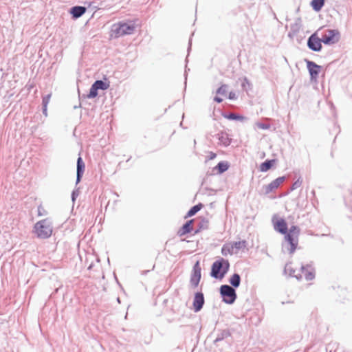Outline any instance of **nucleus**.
I'll return each mask as SVG.
<instances>
[{"mask_svg":"<svg viewBox=\"0 0 352 352\" xmlns=\"http://www.w3.org/2000/svg\"><path fill=\"white\" fill-rule=\"evenodd\" d=\"M229 268V261L221 258L212 263L210 276L214 278L221 280L228 272Z\"/></svg>","mask_w":352,"mask_h":352,"instance_id":"f257e3e1","label":"nucleus"},{"mask_svg":"<svg viewBox=\"0 0 352 352\" xmlns=\"http://www.w3.org/2000/svg\"><path fill=\"white\" fill-rule=\"evenodd\" d=\"M135 29L133 23L119 22L113 24L111 29V36L118 38L125 35L132 34Z\"/></svg>","mask_w":352,"mask_h":352,"instance_id":"f03ea898","label":"nucleus"},{"mask_svg":"<svg viewBox=\"0 0 352 352\" xmlns=\"http://www.w3.org/2000/svg\"><path fill=\"white\" fill-rule=\"evenodd\" d=\"M285 272L287 273L289 272V274L291 276L296 277L299 279L302 276H304L307 280H311L315 277L314 269L311 265H307L306 266L302 265L300 267V272L296 274V270H293L289 264H287L285 267Z\"/></svg>","mask_w":352,"mask_h":352,"instance_id":"7ed1b4c3","label":"nucleus"},{"mask_svg":"<svg viewBox=\"0 0 352 352\" xmlns=\"http://www.w3.org/2000/svg\"><path fill=\"white\" fill-rule=\"evenodd\" d=\"M34 230L38 238L47 239L52 234V223L48 219L41 220L34 225Z\"/></svg>","mask_w":352,"mask_h":352,"instance_id":"20e7f679","label":"nucleus"},{"mask_svg":"<svg viewBox=\"0 0 352 352\" xmlns=\"http://www.w3.org/2000/svg\"><path fill=\"white\" fill-rule=\"evenodd\" d=\"M219 292L223 302L226 304H233L237 298L235 289L230 285H222L220 287Z\"/></svg>","mask_w":352,"mask_h":352,"instance_id":"39448f33","label":"nucleus"},{"mask_svg":"<svg viewBox=\"0 0 352 352\" xmlns=\"http://www.w3.org/2000/svg\"><path fill=\"white\" fill-rule=\"evenodd\" d=\"M298 244V237L286 234L285 236V241L282 244V250L283 252H287L292 254L297 248Z\"/></svg>","mask_w":352,"mask_h":352,"instance_id":"423d86ee","label":"nucleus"},{"mask_svg":"<svg viewBox=\"0 0 352 352\" xmlns=\"http://www.w3.org/2000/svg\"><path fill=\"white\" fill-rule=\"evenodd\" d=\"M339 38L340 33L337 30H327L321 36L322 41L325 45L336 43Z\"/></svg>","mask_w":352,"mask_h":352,"instance_id":"0eeeda50","label":"nucleus"},{"mask_svg":"<svg viewBox=\"0 0 352 352\" xmlns=\"http://www.w3.org/2000/svg\"><path fill=\"white\" fill-rule=\"evenodd\" d=\"M201 267L199 265V262L197 261L192 267V271L190 275V284L192 287L194 288L197 287L199 283L201 280Z\"/></svg>","mask_w":352,"mask_h":352,"instance_id":"6e6552de","label":"nucleus"},{"mask_svg":"<svg viewBox=\"0 0 352 352\" xmlns=\"http://www.w3.org/2000/svg\"><path fill=\"white\" fill-rule=\"evenodd\" d=\"M322 39L316 36V33L311 34L307 40L308 47L314 52H320L322 49Z\"/></svg>","mask_w":352,"mask_h":352,"instance_id":"1a4fd4ad","label":"nucleus"},{"mask_svg":"<svg viewBox=\"0 0 352 352\" xmlns=\"http://www.w3.org/2000/svg\"><path fill=\"white\" fill-rule=\"evenodd\" d=\"M305 62L310 74L311 80H316L320 72L321 67L309 60H305Z\"/></svg>","mask_w":352,"mask_h":352,"instance_id":"9d476101","label":"nucleus"},{"mask_svg":"<svg viewBox=\"0 0 352 352\" xmlns=\"http://www.w3.org/2000/svg\"><path fill=\"white\" fill-rule=\"evenodd\" d=\"M204 302V294L201 292L195 293L192 303L195 312H199L203 308Z\"/></svg>","mask_w":352,"mask_h":352,"instance_id":"9b49d317","label":"nucleus"},{"mask_svg":"<svg viewBox=\"0 0 352 352\" xmlns=\"http://www.w3.org/2000/svg\"><path fill=\"white\" fill-rule=\"evenodd\" d=\"M272 221L274 230L281 234H286L287 232V224L284 219H279L275 221V216L273 217Z\"/></svg>","mask_w":352,"mask_h":352,"instance_id":"f8f14e48","label":"nucleus"},{"mask_svg":"<svg viewBox=\"0 0 352 352\" xmlns=\"http://www.w3.org/2000/svg\"><path fill=\"white\" fill-rule=\"evenodd\" d=\"M285 176L279 177L276 178V179L273 180L268 185L263 186V188L265 189V193L269 194L270 192H272L274 190L278 188L279 187V186L285 182Z\"/></svg>","mask_w":352,"mask_h":352,"instance_id":"ddd939ff","label":"nucleus"},{"mask_svg":"<svg viewBox=\"0 0 352 352\" xmlns=\"http://www.w3.org/2000/svg\"><path fill=\"white\" fill-rule=\"evenodd\" d=\"M215 137L219 140V144L224 146H228L231 143V139L229 138L228 134L224 131H220L215 135Z\"/></svg>","mask_w":352,"mask_h":352,"instance_id":"4468645a","label":"nucleus"},{"mask_svg":"<svg viewBox=\"0 0 352 352\" xmlns=\"http://www.w3.org/2000/svg\"><path fill=\"white\" fill-rule=\"evenodd\" d=\"M85 168V163L80 156L77 160L76 184L79 183L82 177Z\"/></svg>","mask_w":352,"mask_h":352,"instance_id":"2eb2a0df","label":"nucleus"},{"mask_svg":"<svg viewBox=\"0 0 352 352\" xmlns=\"http://www.w3.org/2000/svg\"><path fill=\"white\" fill-rule=\"evenodd\" d=\"M86 10L87 9L84 6H76L70 9V14L74 19H78L82 16Z\"/></svg>","mask_w":352,"mask_h":352,"instance_id":"dca6fc26","label":"nucleus"},{"mask_svg":"<svg viewBox=\"0 0 352 352\" xmlns=\"http://www.w3.org/2000/svg\"><path fill=\"white\" fill-rule=\"evenodd\" d=\"M193 223V220H189L187 221L180 228V230L178 232L179 235L183 236L188 233H190L191 230H192V224Z\"/></svg>","mask_w":352,"mask_h":352,"instance_id":"f3484780","label":"nucleus"},{"mask_svg":"<svg viewBox=\"0 0 352 352\" xmlns=\"http://www.w3.org/2000/svg\"><path fill=\"white\" fill-rule=\"evenodd\" d=\"M229 283L232 287L237 288L239 287L241 283V276L239 274L234 273L229 279Z\"/></svg>","mask_w":352,"mask_h":352,"instance_id":"a211bd4d","label":"nucleus"},{"mask_svg":"<svg viewBox=\"0 0 352 352\" xmlns=\"http://www.w3.org/2000/svg\"><path fill=\"white\" fill-rule=\"evenodd\" d=\"M231 336V333L229 329H223L217 333V336L216 339L214 340V342L217 343L218 342H220Z\"/></svg>","mask_w":352,"mask_h":352,"instance_id":"6ab92c4d","label":"nucleus"},{"mask_svg":"<svg viewBox=\"0 0 352 352\" xmlns=\"http://www.w3.org/2000/svg\"><path fill=\"white\" fill-rule=\"evenodd\" d=\"M275 160H267L263 162L260 166V170L262 172H266L270 170L273 166Z\"/></svg>","mask_w":352,"mask_h":352,"instance_id":"aec40b11","label":"nucleus"},{"mask_svg":"<svg viewBox=\"0 0 352 352\" xmlns=\"http://www.w3.org/2000/svg\"><path fill=\"white\" fill-rule=\"evenodd\" d=\"M324 5V0H312L311 6L316 12H319Z\"/></svg>","mask_w":352,"mask_h":352,"instance_id":"412c9836","label":"nucleus"},{"mask_svg":"<svg viewBox=\"0 0 352 352\" xmlns=\"http://www.w3.org/2000/svg\"><path fill=\"white\" fill-rule=\"evenodd\" d=\"M229 168V164L228 162L221 161L217 164V165L215 167V169H217L219 172V173L221 174L224 172H226Z\"/></svg>","mask_w":352,"mask_h":352,"instance_id":"4be33fe9","label":"nucleus"},{"mask_svg":"<svg viewBox=\"0 0 352 352\" xmlns=\"http://www.w3.org/2000/svg\"><path fill=\"white\" fill-rule=\"evenodd\" d=\"M94 85L98 90H106L109 87V84L102 80H96Z\"/></svg>","mask_w":352,"mask_h":352,"instance_id":"5701e85b","label":"nucleus"},{"mask_svg":"<svg viewBox=\"0 0 352 352\" xmlns=\"http://www.w3.org/2000/svg\"><path fill=\"white\" fill-rule=\"evenodd\" d=\"M202 208V204H199L194 206H192L188 212L186 217H190L195 215L197 212H199Z\"/></svg>","mask_w":352,"mask_h":352,"instance_id":"b1692460","label":"nucleus"},{"mask_svg":"<svg viewBox=\"0 0 352 352\" xmlns=\"http://www.w3.org/2000/svg\"><path fill=\"white\" fill-rule=\"evenodd\" d=\"M287 234H290L292 236H296V237H298L300 234V228L296 226H292L289 229L288 232H287Z\"/></svg>","mask_w":352,"mask_h":352,"instance_id":"393cba45","label":"nucleus"},{"mask_svg":"<svg viewBox=\"0 0 352 352\" xmlns=\"http://www.w3.org/2000/svg\"><path fill=\"white\" fill-rule=\"evenodd\" d=\"M98 89L93 84L89 89V93L87 95L88 98H94L98 96Z\"/></svg>","mask_w":352,"mask_h":352,"instance_id":"a878e982","label":"nucleus"},{"mask_svg":"<svg viewBox=\"0 0 352 352\" xmlns=\"http://www.w3.org/2000/svg\"><path fill=\"white\" fill-rule=\"evenodd\" d=\"M246 246V241H236L234 242L232 247H231V249H236V250H241L242 248H245Z\"/></svg>","mask_w":352,"mask_h":352,"instance_id":"bb28decb","label":"nucleus"},{"mask_svg":"<svg viewBox=\"0 0 352 352\" xmlns=\"http://www.w3.org/2000/svg\"><path fill=\"white\" fill-rule=\"evenodd\" d=\"M228 86L227 85H222L220 87H219L216 91L217 94H220L222 96H225L227 94Z\"/></svg>","mask_w":352,"mask_h":352,"instance_id":"cd10ccee","label":"nucleus"},{"mask_svg":"<svg viewBox=\"0 0 352 352\" xmlns=\"http://www.w3.org/2000/svg\"><path fill=\"white\" fill-rule=\"evenodd\" d=\"M228 119L233 120H241L243 118L240 116L238 114L231 113L226 116Z\"/></svg>","mask_w":352,"mask_h":352,"instance_id":"c85d7f7f","label":"nucleus"},{"mask_svg":"<svg viewBox=\"0 0 352 352\" xmlns=\"http://www.w3.org/2000/svg\"><path fill=\"white\" fill-rule=\"evenodd\" d=\"M302 179L300 178H298L296 182H294V184H292V188H291V190H294L298 188H299L301 184H302Z\"/></svg>","mask_w":352,"mask_h":352,"instance_id":"c756f323","label":"nucleus"},{"mask_svg":"<svg viewBox=\"0 0 352 352\" xmlns=\"http://www.w3.org/2000/svg\"><path fill=\"white\" fill-rule=\"evenodd\" d=\"M256 125L258 128L261 129H269L270 127V124L267 123L257 122Z\"/></svg>","mask_w":352,"mask_h":352,"instance_id":"7c9ffc66","label":"nucleus"},{"mask_svg":"<svg viewBox=\"0 0 352 352\" xmlns=\"http://www.w3.org/2000/svg\"><path fill=\"white\" fill-rule=\"evenodd\" d=\"M232 250L231 248L223 246L221 249V253L223 255L226 256L228 254H232Z\"/></svg>","mask_w":352,"mask_h":352,"instance_id":"2f4dec72","label":"nucleus"},{"mask_svg":"<svg viewBox=\"0 0 352 352\" xmlns=\"http://www.w3.org/2000/svg\"><path fill=\"white\" fill-rule=\"evenodd\" d=\"M50 97H51V94H47V96H45L43 98V100H42L43 106H47V104L50 102Z\"/></svg>","mask_w":352,"mask_h":352,"instance_id":"473e14b6","label":"nucleus"},{"mask_svg":"<svg viewBox=\"0 0 352 352\" xmlns=\"http://www.w3.org/2000/svg\"><path fill=\"white\" fill-rule=\"evenodd\" d=\"M228 98L230 100H235L236 98V94L233 91H230L228 95Z\"/></svg>","mask_w":352,"mask_h":352,"instance_id":"72a5a7b5","label":"nucleus"},{"mask_svg":"<svg viewBox=\"0 0 352 352\" xmlns=\"http://www.w3.org/2000/svg\"><path fill=\"white\" fill-rule=\"evenodd\" d=\"M78 192H76L75 190H74L72 193V201H74L76 197L78 196Z\"/></svg>","mask_w":352,"mask_h":352,"instance_id":"f704fd0d","label":"nucleus"},{"mask_svg":"<svg viewBox=\"0 0 352 352\" xmlns=\"http://www.w3.org/2000/svg\"><path fill=\"white\" fill-rule=\"evenodd\" d=\"M214 100L215 102H218V103H220V102H221L223 101V99L219 97V96H215L214 98Z\"/></svg>","mask_w":352,"mask_h":352,"instance_id":"c9c22d12","label":"nucleus"},{"mask_svg":"<svg viewBox=\"0 0 352 352\" xmlns=\"http://www.w3.org/2000/svg\"><path fill=\"white\" fill-rule=\"evenodd\" d=\"M47 106H43V114H45V116H47Z\"/></svg>","mask_w":352,"mask_h":352,"instance_id":"e433bc0d","label":"nucleus"},{"mask_svg":"<svg viewBox=\"0 0 352 352\" xmlns=\"http://www.w3.org/2000/svg\"><path fill=\"white\" fill-rule=\"evenodd\" d=\"M190 47H191V40L189 41V46H188V52L190 50Z\"/></svg>","mask_w":352,"mask_h":352,"instance_id":"4c0bfd02","label":"nucleus"},{"mask_svg":"<svg viewBox=\"0 0 352 352\" xmlns=\"http://www.w3.org/2000/svg\"><path fill=\"white\" fill-rule=\"evenodd\" d=\"M216 157V154L212 153V155L210 157V159H214Z\"/></svg>","mask_w":352,"mask_h":352,"instance_id":"58836bf2","label":"nucleus"},{"mask_svg":"<svg viewBox=\"0 0 352 352\" xmlns=\"http://www.w3.org/2000/svg\"><path fill=\"white\" fill-rule=\"evenodd\" d=\"M245 80L246 82H248V80H247V78H245V80Z\"/></svg>","mask_w":352,"mask_h":352,"instance_id":"ea45409f","label":"nucleus"}]
</instances>
